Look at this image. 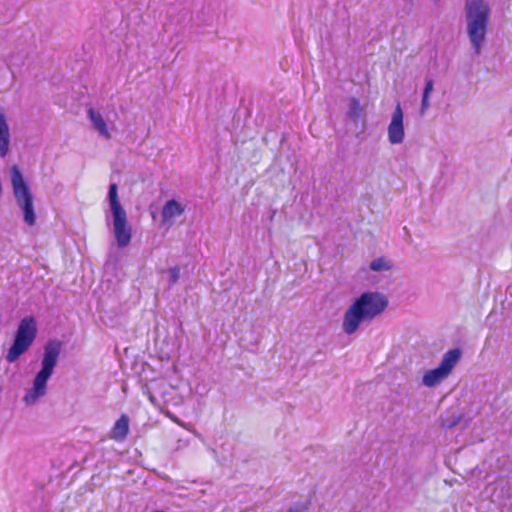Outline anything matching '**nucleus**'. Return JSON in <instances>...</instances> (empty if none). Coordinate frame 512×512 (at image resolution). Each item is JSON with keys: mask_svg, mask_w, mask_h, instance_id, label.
I'll list each match as a JSON object with an SVG mask.
<instances>
[{"mask_svg": "<svg viewBox=\"0 0 512 512\" xmlns=\"http://www.w3.org/2000/svg\"><path fill=\"white\" fill-rule=\"evenodd\" d=\"M388 305L386 297L379 293H363L346 311L343 330L348 335L356 332L361 321L372 320L382 313Z\"/></svg>", "mask_w": 512, "mask_h": 512, "instance_id": "nucleus-1", "label": "nucleus"}, {"mask_svg": "<svg viewBox=\"0 0 512 512\" xmlns=\"http://www.w3.org/2000/svg\"><path fill=\"white\" fill-rule=\"evenodd\" d=\"M467 30L476 54L480 53L489 22L490 8L485 0H466Z\"/></svg>", "mask_w": 512, "mask_h": 512, "instance_id": "nucleus-2", "label": "nucleus"}, {"mask_svg": "<svg viewBox=\"0 0 512 512\" xmlns=\"http://www.w3.org/2000/svg\"><path fill=\"white\" fill-rule=\"evenodd\" d=\"M11 183L16 202L23 211L24 222L29 226L35 225L36 215L34 212L33 195L20 169L16 165L11 168Z\"/></svg>", "mask_w": 512, "mask_h": 512, "instance_id": "nucleus-3", "label": "nucleus"}, {"mask_svg": "<svg viewBox=\"0 0 512 512\" xmlns=\"http://www.w3.org/2000/svg\"><path fill=\"white\" fill-rule=\"evenodd\" d=\"M117 189V184L112 183L109 187L108 198L113 214L114 236L118 246L124 248L131 241L132 231L127 223V214L119 202Z\"/></svg>", "mask_w": 512, "mask_h": 512, "instance_id": "nucleus-4", "label": "nucleus"}, {"mask_svg": "<svg viewBox=\"0 0 512 512\" xmlns=\"http://www.w3.org/2000/svg\"><path fill=\"white\" fill-rule=\"evenodd\" d=\"M61 351V343L50 341L46 344L42 359V368L37 373L33 383V393L35 396H42L46 392L47 381L51 377L57 364Z\"/></svg>", "mask_w": 512, "mask_h": 512, "instance_id": "nucleus-5", "label": "nucleus"}, {"mask_svg": "<svg viewBox=\"0 0 512 512\" xmlns=\"http://www.w3.org/2000/svg\"><path fill=\"white\" fill-rule=\"evenodd\" d=\"M37 327L33 317H26L21 320L15 334V339L8 350L6 360L9 363L15 362L32 345L36 338Z\"/></svg>", "mask_w": 512, "mask_h": 512, "instance_id": "nucleus-6", "label": "nucleus"}, {"mask_svg": "<svg viewBox=\"0 0 512 512\" xmlns=\"http://www.w3.org/2000/svg\"><path fill=\"white\" fill-rule=\"evenodd\" d=\"M461 358L460 349H451L446 352L440 365L428 370L423 376V383L428 387H433L449 376L453 368Z\"/></svg>", "mask_w": 512, "mask_h": 512, "instance_id": "nucleus-7", "label": "nucleus"}, {"mask_svg": "<svg viewBox=\"0 0 512 512\" xmlns=\"http://www.w3.org/2000/svg\"><path fill=\"white\" fill-rule=\"evenodd\" d=\"M403 119V111L400 103L398 102L392 114L391 122L388 126V140L391 144H400L404 140L405 131Z\"/></svg>", "mask_w": 512, "mask_h": 512, "instance_id": "nucleus-8", "label": "nucleus"}, {"mask_svg": "<svg viewBox=\"0 0 512 512\" xmlns=\"http://www.w3.org/2000/svg\"><path fill=\"white\" fill-rule=\"evenodd\" d=\"M184 207L175 199L168 200L162 208V222L168 223L170 226L174 223L176 217L184 213Z\"/></svg>", "mask_w": 512, "mask_h": 512, "instance_id": "nucleus-9", "label": "nucleus"}, {"mask_svg": "<svg viewBox=\"0 0 512 512\" xmlns=\"http://www.w3.org/2000/svg\"><path fill=\"white\" fill-rule=\"evenodd\" d=\"M87 115L90 121L92 122L93 127L98 131V133L101 136L105 137L106 139H110L111 134L108 131L106 122L103 119L102 115L93 108L88 109Z\"/></svg>", "mask_w": 512, "mask_h": 512, "instance_id": "nucleus-10", "label": "nucleus"}, {"mask_svg": "<svg viewBox=\"0 0 512 512\" xmlns=\"http://www.w3.org/2000/svg\"><path fill=\"white\" fill-rule=\"evenodd\" d=\"M129 432V418L121 415L111 430V438L116 441H123Z\"/></svg>", "mask_w": 512, "mask_h": 512, "instance_id": "nucleus-11", "label": "nucleus"}, {"mask_svg": "<svg viewBox=\"0 0 512 512\" xmlns=\"http://www.w3.org/2000/svg\"><path fill=\"white\" fill-rule=\"evenodd\" d=\"M9 150V128L3 112H0V156L5 157Z\"/></svg>", "mask_w": 512, "mask_h": 512, "instance_id": "nucleus-12", "label": "nucleus"}, {"mask_svg": "<svg viewBox=\"0 0 512 512\" xmlns=\"http://www.w3.org/2000/svg\"><path fill=\"white\" fill-rule=\"evenodd\" d=\"M362 110L363 109L359 103V100L355 97H352L350 99L349 110L347 112L348 117L353 121H357L362 114Z\"/></svg>", "mask_w": 512, "mask_h": 512, "instance_id": "nucleus-13", "label": "nucleus"}, {"mask_svg": "<svg viewBox=\"0 0 512 512\" xmlns=\"http://www.w3.org/2000/svg\"><path fill=\"white\" fill-rule=\"evenodd\" d=\"M433 87H434L433 80L428 79L426 81L424 91H423V96H422V103H421V113L422 114H424L429 107V97L433 91Z\"/></svg>", "mask_w": 512, "mask_h": 512, "instance_id": "nucleus-14", "label": "nucleus"}, {"mask_svg": "<svg viewBox=\"0 0 512 512\" xmlns=\"http://www.w3.org/2000/svg\"><path fill=\"white\" fill-rule=\"evenodd\" d=\"M370 269L373 271H382L390 269V265L385 261L384 258L380 257L373 260L370 263Z\"/></svg>", "mask_w": 512, "mask_h": 512, "instance_id": "nucleus-15", "label": "nucleus"}, {"mask_svg": "<svg viewBox=\"0 0 512 512\" xmlns=\"http://www.w3.org/2000/svg\"><path fill=\"white\" fill-rule=\"evenodd\" d=\"M170 281L172 284H175L179 279V268L173 267L169 270Z\"/></svg>", "mask_w": 512, "mask_h": 512, "instance_id": "nucleus-16", "label": "nucleus"}, {"mask_svg": "<svg viewBox=\"0 0 512 512\" xmlns=\"http://www.w3.org/2000/svg\"><path fill=\"white\" fill-rule=\"evenodd\" d=\"M459 419H456V420H453L452 422L450 423H446V422H442V426L443 427H446V428H450V427H453L454 425H456L458 423Z\"/></svg>", "mask_w": 512, "mask_h": 512, "instance_id": "nucleus-17", "label": "nucleus"}, {"mask_svg": "<svg viewBox=\"0 0 512 512\" xmlns=\"http://www.w3.org/2000/svg\"><path fill=\"white\" fill-rule=\"evenodd\" d=\"M288 512H301V511H295L294 509H290Z\"/></svg>", "mask_w": 512, "mask_h": 512, "instance_id": "nucleus-18", "label": "nucleus"}]
</instances>
